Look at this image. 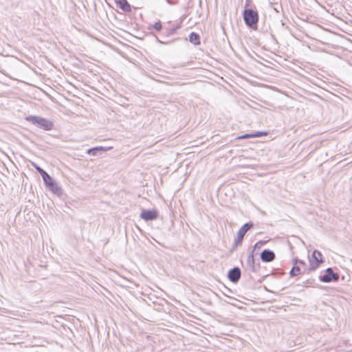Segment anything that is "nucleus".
<instances>
[{
	"label": "nucleus",
	"mask_w": 352,
	"mask_h": 352,
	"mask_svg": "<svg viewBox=\"0 0 352 352\" xmlns=\"http://www.w3.org/2000/svg\"><path fill=\"white\" fill-rule=\"evenodd\" d=\"M25 120L44 131H50L53 128L52 122L40 116H28Z\"/></svg>",
	"instance_id": "obj_1"
},
{
	"label": "nucleus",
	"mask_w": 352,
	"mask_h": 352,
	"mask_svg": "<svg viewBox=\"0 0 352 352\" xmlns=\"http://www.w3.org/2000/svg\"><path fill=\"white\" fill-rule=\"evenodd\" d=\"M243 16L245 23L248 27L254 30L257 28L258 22V14L257 11L250 8L245 9Z\"/></svg>",
	"instance_id": "obj_2"
},
{
	"label": "nucleus",
	"mask_w": 352,
	"mask_h": 352,
	"mask_svg": "<svg viewBox=\"0 0 352 352\" xmlns=\"http://www.w3.org/2000/svg\"><path fill=\"white\" fill-rule=\"evenodd\" d=\"M323 263L322 255L318 250H314L309 259V266L307 269V272L316 270L319 265Z\"/></svg>",
	"instance_id": "obj_3"
},
{
	"label": "nucleus",
	"mask_w": 352,
	"mask_h": 352,
	"mask_svg": "<svg viewBox=\"0 0 352 352\" xmlns=\"http://www.w3.org/2000/svg\"><path fill=\"white\" fill-rule=\"evenodd\" d=\"M45 186L54 194L60 196L62 194V190L55 182L54 179L49 175L43 179Z\"/></svg>",
	"instance_id": "obj_4"
},
{
	"label": "nucleus",
	"mask_w": 352,
	"mask_h": 352,
	"mask_svg": "<svg viewBox=\"0 0 352 352\" xmlns=\"http://www.w3.org/2000/svg\"><path fill=\"white\" fill-rule=\"evenodd\" d=\"M319 280L323 283L338 281L339 280V274L335 273L331 267H329L324 271V274L319 277Z\"/></svg>",
	"instance_id": "obj_5"
},
{
	"label": "nucleus",
	"mask_w": 352,
	"mask_h": 352,
	"mask_svg": "<svg viewBox=\"0 0 352 352\" xmlns=\"http://www.w3.org/2000/svg\"><path fill=\"white\" fill-rule=\"evenodd\" d=\"M253 227V223L248 222L245 223L237 232V236L235 239V243H239L242 241L246 232Z\"/></svg>",
	"instance_id": "obj_6"
},
{
	"label": "nucleus",
	"mask_w": 352,
	"mask_h": 352,
	"mask_svg": "<svg viewBox=\"0 0 352 352\" xmlns=\"http://www.w3.org/2000/svg\"><path fill=\"white\" fill-rule=\"evenodd\" d=\"M140 217L144 221H153L158 217V212L155 210H143Z\"/></svg>",
	"instance_id": "obj_7"
},
{
	"label": "nucleus",
	"mask_w": 352,
	"mask_h": 352,
	"mask_svg": "<svg viewBox=\"0 0 352 352\" xmlns=\"http://www.w3.org/2000/svg\"><path fill=\"white\" fill-rule=\"evenodd\" d=\"M241 274L240 269L237 267H235L229 271L228 277L231 282L236 283L240 279Z\"/></svg>",
	"instance_id": "obj_8"
},
{
	"label": "nucleus",
	"mask_w": 352,
	"mask_h": 352,
	"mask_svg": "<svg viewBox=\"0 0 352 352\" xmlns=\"http://www.w3.org/2000/svg\"><path fill=\"white\" fill-rule=\"evenodd\" d=\"M247 264L251 271L256 272L260 268V264L255 262V259L254 258L253 252H252L247 258Z\"/></svg>",
	"instance_id": "obj_9"
},
{
	"label": "nucleus",
	"mask_w": 352,
	"mask_h": 352,
	"mask_svg": "<svg viewBox=\"0 0 352 352\" xmlns=\"http://www.w3.org/2000/svg\"><path fill=\"white\" fill-rule=\"evenodd\" d=\"M275 258V254L273 251L265 249L261 253V259L265 263L272 262Z\"/></svg>",
	"instance_id": "obj_10"
},
{
	"label": "nucleus",
	"mask_w": 352,
	"mask_h": 352,
	"mask_svg": "<svg viewBox=\"0 0 352 352\" xmlns=\"http://www.w3.org/2000/svg\"><path fill=\"white\" fill-rule=\"evenodd\" d=\"M116 3L124 12H131V6L126 0H116Z\"/></svg>",
	"instance_id": "obj_11"
},
{
	"label": "nucleus",
	"mask_w": 352,
	"mask_h": 352,
	"mask_svg": "<svg viewBox=\"0 0 352 352\" xmlns=\"http://www.w3.org/2000/svg\"><path fill=\"white\" fill-rule=\"evenodd\" d=\"M111 147H102V146H96L94 148H91L87 150V153L89 155H92L94 156H96L98 155V151H107L108 150H110Z\"/></svg>",
	"instance_id": "obj_12"
},
{
	"label": "nucleus",
	"mask_w": 352,
	"mask_h": 352,
	"mask_svg": "<svg viewBox=\"0 0 352 352\" xmlns=\"http://www.w3.org/2000/svg\"><path fill=\"white\" fill-rule=\"evenodd\" d=\"M267 135L266 132H256L255 133H246L245 135H243L241 136H239L237 139H248L251 138H257V137H261L263 135Z\"/></svg>",
	"instance_id": "obj_13"
},
{
	"label": "nucleus",
	"mask_w": 352,
	"mask_h": 352,
	"mask_svg": "<svg viewBox=\"0 0 352 352\" xmlns=\"http://www.w3.org/2000/svg\"><path fill=\"white\" fill-rule=\"evenodd\" d=\"M189 41L194 45H199L200 43L199 34L195 32H191L189 35Z\"/></svg>",
	"instance_id": "obj_14"
},
{
	"label": "nucleus",
	"mask_w": 352,
	"mask_h": 352,
	"mask_svg": "<svg viewBox=\"0 0 352 352\" xmlns=\"http://www.w3.org/2000/svg\"><path fill=\"white\" fill-rule=\"evenodd\" d=\"M300 274V268L296 265H294V267L290 270L289 274L292 277L296 276Z\"/></svg>",
	"instance_id": "obj_15"
},
{
	"label": "nucleus",
	"mask_w": 352,
	"mask_h": 352,
	"mask_svg": "<svg viewBox=\"0 0 352 352\" xmlns=\"http://www.w3.org/2000/svg\"><path fill=\"white\" fill-rule=\"evenodd\" d=\"M153 27L157 32H160L162 29V25L160 21L155 22L153 24Z\"/></svg>",
	"instance_id": "obj_16"
},
{
	"label": "nucleus",
	"mask_w": 352,
	"mask_h": 352,
	"mask_svg": "<svg viewBox=\"0 0 352 352\" xmlns=\"http://www.w3.org/2000/svg\"><path fill=\"white\" fill-rule=\"evenodd\" d=\"M36 169L38 170V172L41 174L42 176L43 179L46 177V176L49 175L43 169L38 166H36Z\"/></svg>",
	"instance_id": "obj_17"
},
{
	"label": "nucleus",
	"mask_w": 352,
	"mask_h": 352,
	"mask_svg": "<svg viewBox=\"0 0 352 352\" xmlns=\"http://www.w3.org/2000/svg\"><path fill=\"white\" fill-rule=\"evenodd\" d=\"M292 263H293L294 265H297V264H300L301 265H305V261H303L302 260H300V259H298L297 258L293 259L292 260Z\"/></svg>",
	"instance_id": "obj_18"
}]
</instances>
